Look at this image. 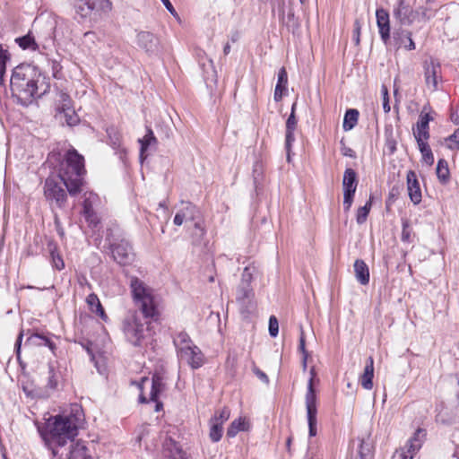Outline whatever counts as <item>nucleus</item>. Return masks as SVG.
I'll return each mask as SVG.
<instances>
[{
    "instance_id": "obj_1",
    "label": "nucleus",
    "mask_w": 459,
    "mask_h": 459,
    "mask_svg": "<svg viewBox=\"0 0 459 459\" xmlns=\"http://www.w3.org/2000/svg\"><path fill=\"white\" fill-rule=\"evenodd\" d=\"M83 420L81 408L74 405L69 414L56 415L46 424L41 436L60 459H91L82 441H74Z\"/></svg>"
},
{
    "instance_id": "obj_2",
    "label": "nucleus",
    "mask_w": 459,
    "mask_h": 459,
    "mask_svg": "<svg viewBox=\"0 0 459 459\" xmlns=\"http://www.w3.org/2000/svg\"><path fill=\"white\" fill-rule=\"evenodd\" d=\"M10 87L13 96L18 102L22 106H28L36 98L46 94L50 84L38 67L22 64L13 70Z\"/></svg>"
},
{
    "instance_id": "obj_3",
    "label": "nucleus",
    "mask_w": 459,
    "mask_h": 459,
    "mask_svg": "<svg viewBox=\"0 0 459 459\" xmlns=\"http://www.w3.org/2000/svg\"><path fill=\"white\" fill-rule=\"evenodd\" d=\"M86 174L84 157L75 149H69L59 163L58 174L71 195L82 191Z\"/></svg>"
},
{
    "instance_id": "obj_4",
    "label": "nucleus",
    "mask_w": 459,
    "mask_h": 459,
    "mask_svg": "<svg viewBox=\"0 0 459 459\" xmlns=\"http://www.w3.org/2000/svg\"><path fill=\"white\" fill-rule=\"evenodd\" d=\"M129 279L133 300L143 319H156L159 313L153 289L136 276H130Z\"/></svg>"
},
{
    "instance_id": "obj_5",
    "label": "nucleus",
    "mask_w": 459,
    "mask_h": 459,
    "mask_svg": "<svg viewBox=\"0 0 459 459\" xmlns=\"http://www.w3.org/2000/svg\"><path fill=\"white\" fill-rule=\"evenodd\" d=\"M64 182L57 175L46 178L43 186V194L51 209H65L67 203L66 190Z\"/></svg>"
},
{
    "instance_id": "obj_6",
    "label": "nucleus",
    "mask_w": 459,
    "mask_h": 459,
    "mask_svg": "<svg viewBox=\"0 0 459 459\" xmlns=\"http://www.w3.org/2000/svg\"><path fill=\"white\" fill-rule=\"evenodd\" d=\"M148 321H143L137 311L130 312L123 321V332L134 346L142 345L148 331Z\"/></svg>"
},
{
    "instance_id": "obj_7",
    "label": "nucleus",
    "mask_w": 459,
    "mask_h": 459,
    "mask_svg": "<svg viewBox=\"0 0 459 459\" xmlns=\"http://www.w3.org/2000/svg\"><path fill=\"white\" fill-rule=\"evenodd\" d=\"M425 437V429H418L413 436L408 439L404 446L395 450L392 459H413L414 455L421 448Z\"/></svg>"
},
{
    "instance_id": "obj_8",
    "label": "nucleus",
    "mask_w": 459,
    "mask_h": 459,
    "mask_svg": "<svg viewBox=\"0 0 459 459\" xmlns=\"http://www.w3.org/2000/svg\"><path fill=\"white\" fill-rule=\"evenodd\" d=\"M316 378V367L310 368V378L308 380L307 393L306 394V408L309 428V436H316L315 417H316V393L314 380Z\"/></svg>"
},
{
    "instance_id": "obj_9",
    "label": "nucleus",
    "mask_w": 459,
    "mask_h": 459,
    "mask_svg": "<svg viewBox=\"0 0 459 459\" xmlns=\"http://www.w3.org/2000/svg\"><path fill=\"white\" fill-rule=\"evenodd\" d=\"M109 249L113 259L120 265H126L133 262L134 254L130 243L121 238L118 242H112L108 238Z\"/></svg>"
},
{
    "instance_id": "obj_10",
    "label": "nucleus",
    "mask_w": 459,
    "mask_h": 459,
    "mask_svg": "<svg viewBox=\"0 0 459 459\" xmlns=\"http://www.w3.org/2000/svg\"><path fill=\"white\" fill-rule=\"evenodd\" d=\"M136 43L150 56H158L162 51L160 39L150 31L138 32Z\"/></svg>"
},
{
    "instance_id": "obj_11",
    "label": "nucleus",
    "mask_w": 459,
    "mask_h": 459,
    "mask_svg": "<svg viewBox=\"0 0 459 459\" xmlns=\"http://www.w3.org/2000/svg\"><path fill=\"white\" fill-rule=\"evenodd\" d=\"M343 207L349 211L353 201L357 188L356 172L352 169H346L343 175Z\"/></svg>"
},
{
    "instance_id": "obj_12",
    "label": "nucleus",
    "mask_w": 459,
    "mask_h": 459,
    "mask_svg": "<svg viewBox=\"0 0 459 459\" xmlns=\"http://www.w3.org/2000/svg\"><path fill=\"white\" fill-rule=\"evenodd\" d=\"M201 211L191 202L181 201L180 207L177 212L173 222L177 226H181L184 222L193 221L201 217Z\"/></svg>"
},
{
    "instance_id": "obj_13",
    "label": "nucleus",
    "mask_w": 459,
    "mask_h": 459,
    "mask_svg": "<svg viewBox=\"0 0 459 459\" xmlns=\"http://www.w3.org/2000/svg\"><path fill=\"white\" fill-rule=\"evenodd\" d=\"M177 355L180 361H185L193 369H197L204 365V354L195 344L191 347L181 348Z\"/></svg>"
},
{
    "instance_id": "obj_14",
    "label": "nucleus",
    "mask_w": 459,
    "mask_h": 459,
    "mask_svg": "<svg viewBox=\"0 0 459 459\" xmlns=\"http://www.w3.org/2000/svg\"><path fill=\"white\" fill-rule=\"evenodd\" d=\"M427 106H424L416 126L413 127V134L417 141V143H425L429 137V124L433 119L429 112L427 111Z\"/></svg>"
},
{
    "instance_id": "obj_15",
    "label": "nucleus",
    "mask_w": 459,
    "mask_h": 459,
    "mask_svg": "<svg viewBox=\"0 0 459 459\" xmlns=\"http://www.w3.org/2000/svg\"><path fill=\"white\" fill-rule=\"evenodd\" d=\"M419 11H414L405 0H399L397 5L394 8V17L401 25L410 26L417 19Z\"/></svg>"
},
{
    "instance_id": "obj_16",
    "label": "nucleus",
    "mask_w": 459,
    "mask_h": 459,
    "mask_svg": "<svg viewBox=\"0 0 459 459\" xmlns=\"http://www.w3.org/2000/svg\"><path fill=\"white\" fill-rule=\"evenodd\" d=\"M98 200V195L92 192L85 193L83 195L82 215L86 221L91 226H96L99 222L98 216L93 209V205Z\"/></svg>"
},
{
    "instance_id": "obj_17",
    "label": "nucleus",
    "mask_w": 459,
    "mask_h": 459,
    "mask_svg": "<svg viewBox=\"0 0 459 459\" xmlns=\"http://www.w3.org/2000/svg\"><path fill=\"white\" fill-rule=\"evenodd\" d=\"M254 297L255 293L251 286L239 283L236 299L242 308L247 313H251L255 307Z\"/></svg>"
},
{
    "instance_id": "obj_18",
    "label": "nucleus",
    "mask_w": 459,
    "mask_h": 459,
    "mask_svg": "<svg viewBox=\"0 0 459 459\" xmlns=\"http://www.w3.org/2000/svg\"><path fill=\"white\" fill-rule=\"evenodd\" d=\"M412 34L410 30L398 28L393 33V43L396 49L404 48L405 50H414L416 46L411 38Z\"/></svg>"
},
{
    "instance_id": "obj_19",
    "label": "nucleus",
    "mask_w": 459,
    "mask_h": 459,
    "mask_svg": "<svg viewBox=\"0 0 459 459\" xmlns=\"http://www.w3.org/2000/svg\"><path fill=\"white\" fill-rule=\"evenodd\" d=\"M376 17L380 38L387 46L391 43L389 13L385 9L379 8L376 12Z\"/></svg>"
},
{
    "instance_id": "obj_20",
    "label": "nucleus",
    "mask_w": 459,
    "mask_h": 459,
    "mask_svg": "<svg viewBox=\"0 0 459 459\" xmlns=\"http://www.w3.org/2000/svg\"><path fill=\"white\" fill-rule=\"evenodd\" d=\"M440 74L441 66L439 63L431 60L429 63L426 62L424 64L425 82L433 91L437 90V78Z\"/></svg>"
},
{
    "instance_id": "obj_21",
    "label": "nucleus",
    "mask_w": 459,
    "mask_h": 459,
    "mask_svg": "<svg viewBox=\"0 0 459 459\" xmlns=\"http://www.w3.org/2000/svg\"><path fill=\"white\" fill-rule=\"evenodd\" d=\"M166 389L164 378L160 374H154L152 377V388L150 392V397L147 399L143 394L139 395L140 403H149V401H157L160 398L161 393Z\"/></svg>"
},
{
    "instance_id": "obj_22",
    "label": "nucleus",
    "mask_w": 459,
    "mask_h": 459,
    "mask_svg": "<svg viewBox=\"0 0 459 459\" xmlns=\"http://www.w3.org/2000/svg\"><path fill=\"white\" fill-rule=\"evenodd\" d=\"M406 179L409 197L414 204H419L421 202L422 195L415 171L409 170Z\"/></svg>"
},
{
    "instance_id": "obj_23",
    "label": "nucleus",
    "mask_w": 459,
    "mask_h": 459,
    "mask_svg": "<svg viewBox=\"0 0 459 459\" xmlns=\"http://www.w3.org/2000/svg\"><path fill=\"white\" fill-rule=\"evenodd\" d=\"M162 447L165 457L169 459H186L182 448L170 437L165 438Z\"/></svg>"
},
{
    "instance_id": "obj_24",
    "label": "nucleus",
    "mask_w": 459,
    "mask_h": 459,
    "mask_svg": "<svg viewBox=\"0 0 459 459\" xmlns=\"http://www.w3.org/2000/svg\"><path fill=\"white\" fill-rule=\"evenodd\" d=\"M97 0H73L75 13L81 18L90 17L96 7Z\"/></svg>"
},
{
    "instance_id": "obj_25",
    "label": "nucleus",
    "mask_w": 459,
    "mask_h": 459,
    "mask_svg": "<svg viewBox=\"0 0 459 459\" xmlns=\"http://www.w3.org/2000/svg\"><path fill=\"white\" fill-rule=\"evenodd\" d=\"M288 74L284 67L278 72L277 83L274 90L273 99L276 102L281 100L287 91Z\"/></svg>"
},
{
    "instance_id": "obj_26",
    "label": "nucleus",
    "mask_w": 459,
    "mask_h": 459,
    "mask_svg": "<svg viewBox=\"0 0 459 459\" xmlns=\"http://www.w3.org/2000/svg\"><path fill=\"white\" fill-rule=\"evenodd\" d=\"M374 377V359L368 357L366 362L363 374L359 377V383L366 390H371L373 387Z\"/></svg>"
},
{
    "instance_id": "obj_27",
    "label": "nucleus",
    "mask_w": 459,
    "mask_h": 459,
    "mask_svg": "<svg viewBox=\"0 0 459 459\" xmlns=\"http://www.w3.org/2000/svg\"><path fill=\"white\" fill-rule=\"evenodd\" d=\"M26 344L31 346H47L52 352H54L56 348V343L51 341L48 336L39 333H31L27 338Z\"/></svg>"
},
{
    "instance_id": "obj_28",
    "label": "nucleus",
    "mask_w": 459,
    "mask_h": 459,
    "mask_svg": "<svg viewBox=\"0 0 459 459\" xmlns=\"http://www.w3.org/2000/svg\"><path fill=\"white\" fill-rule=\"evenodd\" d=\"M353 267L356 280L360 284L367 285L369 282V269L367 264L361 259H357Z\"/></svg>"
},
{
    "instance_id": "obj_29",
    "label": "nucleus",
    "mask_w": 459,
    "mask_h": 459,
    "mask_svg": "<svg viewBox=\"0 0 459 459\" xmlns=\"http://www.w3.org/2000/svg\"><path fill=\"white\" fill-rule=\"evenodd\" d=\"M90 310L99 316L103 321H108V316L95 293H91L86 298Z\"/></svg>"
},
{
    "instance_id": "obj_30",
    "label": "nucleus",
    "mask_w": 459,
    "mask_h": 459,
    "mask_svg": "<svg viewBox=\"0 0 459 459\" xmlns=\"http://www.w3.org/2000/svg\"><path fill=\"white\" fill-rule=\"evenodd\" d=\"M15 42L23 50L30 49L42 53L40 50V44L36 41L34 36L30 32L22 37L16 38Z\"/></svg>"
},
{
    "instance_id": "obj_31",
    "label": "nucleus",
    "mask_w": 459,
    "mask_h": 459,
    "mask_svg": "<svg viewBox=\"0 0 459 459\" xmlns=\"http://www.w3.org/2000/svg\"><path fill=\"white\" fill-rule=\"evenodd\" d=\"M295 108L296 103L292 104L291 113L289 116L286 121V135H285V143H292L295 141L294 137V130L297 125V119L295 117Z\"/></svg>"
},
{
    "instance_id": "obj_32",
    "label": "nucleus",
    "mask_w": 459,
    "mask_h": 459,
    "mask_svg": "<svg viewBox=\"0 0 459 459\" xmlns=\"http://www.w3.org/2000/svg\"><path fill=\"white\" fill-rule=\"evenodd\" d=\"M50 254V263L54 269L61 271L65 268V262L57 250V247L54 243H49L48 246Z\"/></svg>"
},
{
    "instance_id": "obj_33",
    "label": "nucleus",
    "mask_w": 459,
    "mask_h": 459,
    "mask_svg": "<svg viewBox=\"0 0 459 459\" xmlns=\"http://www.w3.org/2000/svg\"><path fill=\"white\" fill-rule=\"evenodd\" d=\"M359 112L356 108L346 110L343 117L342 127L345 131L351 130L358 123Z\"/></svg>"
},
{
    "instance_id": "obj_34",
    "label": "nucleus",
    "mask_w": 459,
    "mask_h": 459,
    "mask_svg": "<svg viewBox=\"0 0 459 459\" xmlns=\"http://www.w3.org/2000/svg\"><path fill=\"white\" fill-rule=\"evenodd\" d=\"M173 343L175 345L177 354L181 348L191 347L194 345L190 336L185 331L178 332L173 336Z\"/></svg>"
},
{
    "instance_id": "obj_35",
    "label": "nucleus",
    "mask_w": 459,
    "mask_h": 459,
    "mask_svg": "<svg viewBox=\"0 0 459 459\" xmlns=\"http://www.w3.org/2000/svg\"><path fill=\"white\" fill-rule=\"evenodd\" d=\"M61 374L56 369L53 363H48V377L47 387L51 390H56L59 385Z\"/></svg>"
},
{
    "instance_id": "obj_36",
    "label": "nucleus",
    "mask_w": 459,
    "mask_h": 459,
    "mask_svg": "<svg viewBox=\"0 0 459 459\" xmlns=\"http://www.w3.org/2000/svg\"><path fill=\"white\" fill-rule=\"evenodd\" d=\"M257 272L258 270L255 264L247 265L242 273L240 284L250 286L253 277Z\"/></svg>"
},
{
    "instance_id": "obj_37",
    "label": "nucleus",
    "mask_w": 459,
    "mask_h": 459,
    "mask_svg": "<svg viewBox=\"0 0 459 459\" xmlns=\"http://www.w3.org/2000/svg\"><path fill=\"white\" fill-rule=\"evenodd\" d=\"M273 12L278 13L279 19L282 22V23L289 25V22L293 17V13H289L287 20L285 18V12H284V0H277V4L273 2Z\"/></svg>"
},
{
    "instance_id": "obj_38",
    "label": "nucleus",
    "mask_w": 459,
    "mask_h": 459,
    "mask_svg": "<svg viewBox=\"0 0 459 459\" xmlns=\"http://www.w3.org/2000/svg\"><path fill=\"white\" fill-rule=\"evenodd\" d=\"M223 428L222 424L218 421L210 420V433L209 437L212 442H218L222 437Z\"/></svg>"
},
{
    "instance_id": "obj_39",
    "label": "nucleus",
    "mask_w": 459,
    "mask_h": 459,
    "mask_svg": "<svg viewBox=\"0 0 459 459\" xmlns=\"http://www.w3.org/2000/svg\"><path fill=\"white\" fill-rule=\"evenodd\" d=\"M437 176L442 183H446L449 178L448 165L443 159H440L437 162Z\"/></svg>"
},
{
    "instance_id": "obj_40",
    "label": "nucleus",
    "mask_w": 459,
    "mask_h": 459,
    "mask_svg": "<svg viewBox=\"0 0 459 459\" xmlns=\"http://www.w3.org/2000/svg\"><path fill=\"white\" fill-rule=\"evenodd\" d=\"M10 60V54L6 48L0 44V79H3L6 71V64Z\"/></svg>"
},
{
    "instance_id": "obj_41",
    "label": "nucleus",
    "mask_w": 459,
    "mask_h": 459,
    "mask_svg": "<svg viewBox=\"0 0 459 459\" xmlns=\"http://www.w3.org/2000/svg\"><path fill=\"white\" fill-rule=\"evenodd\" d=\"M49 65L51 67L52 75L56 79H63V66L61 65V61L56 58H52L48 60Z\"/></svg>"
},
{
    "instance_id": "obj_42",
    "label": "nucleus",
    "mask_w": 459,
    "mask_h": 459,
    "mask_svg": "<svg viewBox=\"0 0 459 459\" xmlns=\"http://www.w3.org/2000/svg\"><path fill=\"white\" fill-rule=\"evenodd\" d=\"M58 102L56 108L58 111H71V98L67 93L61 91L58 95Z\"/></svg>"
},
{
    "instance_id": "obj_43",
    "label": "nucleus",
    "mask_w": 459,
    "mask_h": 459,
    "mask_svg": "<svg viewBox=\"0 0 459 459\" xmlns=\"http://www.w3.org/2000/svg\"><path fill=\"white\" fill-rule=\"evenodd\" d=\"M244 420L239 418L233 420L227 430V436L229 437H234L240 430L244 429Z\"/></svg>"
},
{
    "instance_id": "obj_44",
    "label": "nucleus",
    "mask_w": 459,
    "mask_h": 459,
    "mask_svg": "<svg viewBox=\"0 0 459 459\" xmlns=\"http://www.w3.org/2000/svg\"><path fill=\"white\" fill-rule=\"evenodd\" d=\"M371 200H369L364 206H361L358 209L356 218L358 224H363L367 221L368 215L371 209Z\"/></svg>"
},
{
    "instance_id": "obj_45",
    "label": "nucleus",
    "mask_w": 459,
    "mask_h": 459,
    "mask_svg": "<svg viewBox=\"0 0 459 459\" xmlns=\"http://www.w3.org/2000/svg\"><path fill=\"white\" fill-rule=\"evenodd\" d=\"M299 351L302 353L301 365H302V369L305 372L307 368L308 352L306 350L305 337H304L302 331H301V334L299 337Z\"/></svg>"
},
{
    "instance_id": "obj_46",
    "label": "nucleus",
    "mask_w": 459,
    "mask_h": 459,
    "mask_svg": "<svg viewBox=\"0 0 459 459\" xmlns=\"http://www.w3.org/2000/svg\"><path fill=\"white\" fill-rule=\"evenodd\" d=\"M422 160L427 165H432L434 163V156L430 149V145H419Z\"/></svg>"
},
{
    "instance_id": "obj_47",
    "label": "nucleus",
    "mask_w": 459,
    "mask_h": 459,
    "mask_svg": "<svg viewBox=\"0 0 459 459\" xmlns=\"http://www.w3.org/2000/svg\"><path fill=\"white\" fill-rule=\"evenodd\" d=\"M56 41V29L54 26H50L48 31V36L45 37L42 42V48L47 49L48 48L54 46Z\"/></svg>"
},
{
    "instance_id": "obj_48",
    "label": "nucleus",
    "mask_w": 459,
    "mask_h": 459,
    "mask_svg": "<svg viewBox=\"0 0 459 459\" xmlns=\"http://www.w3.org/2000/svg\"><path fill=\"white\" fill-rule=\"evenodd\" d=\"M230 416V409L228 407H224L221 411H216L211 420L213 421L221 422V424L223 425V423L229 420Z\"/></svg>"
},
{
    "instance_id": "obj_49",
    "label": "nucleus",
    "mask_w": 459,
    "mask_h": 459,
    "mask_svg": "<svg viewBox=\"0 0 459 459\" xmlns=\"http://www.w3.org/2000/svg\"><path fill=\"white\" fill-rule=\"evenodd\" d=\"M192 222H194V228L195 230V231L194 232V235L198 239H202L206 233L202 216L199 217L198 219L193 221Z\"/></svg>"
},
{
    "instance_id": "obj_50",
    "label": "nucleus",
    "mask_w": 459,
    "mask_h": 459,
    "mask_svg": "<svg viewBox=\"0 0 459 459\" xmlns=\"http://www.w3.org/2000/svg\"><path fill=\"white\" fill-rule=\"evenodd\" d=\"M59 113H64L65 117V122L68 126H72L78 123L79 117L75 114V112L71 108V111L65 110V111H58Z\"/></svg>"
},
{
    "instance_id": "obj_51",
    "label": "nucleus",
    "mask_w": 459,
    "mask_h": 459,
    "mask_svg": "<svg viewBox=\"0 0 459 459\" xmlns=\"http://www.w3.org/2000/svg\"><path fill=\"white\" fill-rule=\"evenodd\" d=\"M279 333V323L275 316L269 318V333L272 337H276Z\"/></svg>"
},
{
    "instance_id": "obj_52",
    "label": "nucleus",
    "mask_w": 459,
    "mask_h": 459,
    "mask_svg": "<svg viewBox=\"0 0 459 459\" xmlns=\"http://www.w3.org/2000/svg\"><path fill=\"white\" fill-rule=\"evenodd\" d=\"M411 229L407 221H403L401 239L403 242H411Z\"/></svg>"
},
{
    "instance_id": "obj_53",
    "label": "nucleus",
    "mask_w": 459,
    "mask_h": 459,
    "mask_svg": "<svg viewBox=\"0 0 459 459\" xmlns=\"http://www.w3.org/2000/svg\"><path fill=\"white\" fill-rule=\"evenodd\" d=\"M156 142L157 138L155 137L153 131L150 128H147V132L143 138L138 139V143L141 144L152 143H155Z\"/></svg>"
},
{
    "instance_id": "obj_54",
    "label": "nucleus",
    "mask_w": 459,
    "mask_h": 459,
    "mask_svg": "<svg viewBox=\"0 0 459 459\" xmlns=\"http://www.w3.org/2000/svg\"><path fill=\"white\" fill-rule=\"evenodd\" d=\"M382 95H383V109L385 113H388L391 109L389 105V96L388 90L385 85H383L381 88Z\"/></svg>"
},
{
    "instance_id": "obj_55",
    "label": "nucleus",
    "mask_w": 459,
    "mask_h": 459,
    "mask_svg": "<svg viewBox=\"0 0 459 459\" xmlns=\"http://www.w3.org/2000/svg\"><path fill=\"white\" fill-rule=\"evenodd\" d=\"M360 30H361L360 22L359 20H356L354 22L353 40L357 46L359 44V41H360Z\"/></svg>"
},
{
    "instance_id": "obj_56",
    "label": "nucleus",
    "mask_w": 459,
    "mask_h": 459,
    "mask_svg": "<svg viewBox=\"0 0 459 459\" xmlns=\"http://www.w3.org/2000/svg\"><path fill=\"white\" fill-rule=\"evenodd\" d=\"M152 145H141L140 153H139V160L141 163H143V161L148 157V149Z\"/></svg>"
},
{
    "instance_id": "obj_57",
    "label": "nucleus",
    "mask_w": 459,
    "mask_h": 459,
    "mask_svg": "<svg viewBox=\"0 0 459 459\" xmlns=\"http://www.w3.org/2000/svg\"><path fill=\"white\" fill-rule=\"evenodd\" d=\"M416 11H419V13L417 14V18L420 17L423 20H429L430 16L429 15V9L424 6L419 7Z\"/></svg>"
},
{
    "instance_id": "obj_58",
    "label": "nucleus",
    "mask_w": 459,
    "mask_h": 459,
    "mask_svg": "<svg viewBox=\"0 0 459 459\" xmlns=\"http://www.w3.org/2000/svg\"><path fill=\"white\" fill-rule=\"evenodd\" d=\"M261 169H262V165L258 162H256L255 164V167H254V183L255 185L257 186V183H258V180H259V176L261 174Z\"/></svg>"
},
{
    "instance_id": "obj_59",
    "label": "nucleus",
    "mask_w": 459,
    "mask_h": 459,
    "mask_svg": "<svg viewBox=\"0 0 459 459\" xmlns=\"http://www.w3.org/2000/svg\"><path fill=\"white\" fill-rule=\"evenodd\" d=\"M254 373L256 375V377L264 383L265 384H268L269 383V378L267 377V375L263 372L262 370H260L259 368H254Z\"/></svg>"
},
{
    "instance_id": "obj_60",
    "label": "nucleus",
    "mask_w": 459,
    "mask_h": 459,
    "mask_svg": "<svg viewBox=\"0 0 459 459\" xmlns=\"http://www.w3.org/2000/svg\"><path fill=\"white\" fill-rule=\"evenodd\" d=\"M342 154L350 158L355 157V152L347 145H343L341 149Z\"/></svg>"
},
{
    "instance_id": "obj_61",
    "label": "nucleus",
    "mask_w": 459,
    "mask_h": 459,
    "mask_svg": "<svg viewBox=\"0 0 459 459\" xmlns=\"http://www.w3.org/2000/svg\"><path fill=\"white\" fill-rule=\"evenodd\" d=\"M162 2V4H164V6L166 7V9L172 14V15H176L177 14V12L174 8V6L172 5V4L170 3L169 0H160Z\"/></svg>"
},
{
    "instance_id": "obj_62",
    "label": "nucleus",
    "mask_w": 459,
    "mask_h": 459,
    "mask_svg": "<svg viewBox=\"0 0 459 459\" xmlns=\"http://www.w3.org/2000/svg\"><path fill=\"white\" fill-rule=\"evenodd\" d=\"M446 140L450 141L451 143H459V127Z\"/></svg>"
},
{
    "instance_id": "obj_63",
    "label": "nucleus",
    "mask_w": 459,
    "mask_h": 459,
    "mask_svg": "<svg viewBox=\"0 0 459 459\" xmlns=\"http://www.w3.org/2000/svg\"><path fill=\"white\" fill-rule=\"evenodd\" d=\"M107 134H108L110 141L112 142L111 143H116V141L117 140V138L112 136V134L116 135V129L114 127H109L107 129Z\"/></svg>"
},
{
    "instance_id": "obj_64",
    "label": "nucleus",
    "mask_w": 459,
    "mask_h": 459,
    "mask_svg": "<svg viewBox=\"0 0 459 459\" xmlns=\"http://www.w3.org/2000/svg\"><path fill=\"white\" fill-rule=\"evenodd\" d=\"M22 339V333H20V334L16 340L15 345H14V348H15L18 357H19V353H20Z\"/></svg>"
}]
</instances>
